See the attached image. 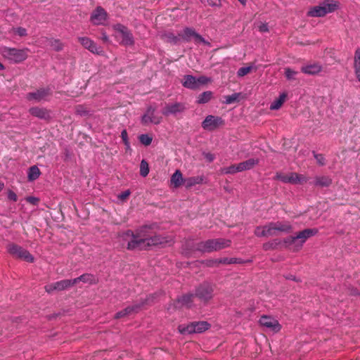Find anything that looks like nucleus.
I'll return each mask as SVG.
<instances>
[{
  "label": "nucleus",
  "instance_id": "obj_29",
  "mask_svg": "<svg viewBox=\"0 0 360 360\" xmlns=\"http://www.w3.org/2000/svg\"><path fill=\"white\" fill-rule=\"evenodd\" d=\"M72 281H75V284H77L79 281H82L85 283L93 284L97 282V278L92 274H84L76 278L72 279Z\"/></svg>",
  "mask_w": 360,
  "mask_h": 360
},
{
  "label": "nucleus",
  "instance_id": "obj_45",
  "mask_svg": "<svg viewBox=\"0 0 360 360\" xmlns=\"http://www.w3.org/2000/svg\"><path fill=\"white\" fill-rule=\"evenodd\" d=\"M130 193H131L129 190H126L118 195V198L120 199L121 200H124L129 196Z\"/></svg>",
  "mask_w": 360,
  "mask_h": 360
},
{
  "label": "nucleus",
  "instance_id": "obj_27",
  "mask_svg": "<svg viewBox=\"0 0 360 360\" xmlns=\"http://www.w3.org/2000/svg\"><path fill=\"white\" fill-rule=\"evenodd\" d=\"M288 94L286 92L281 93L278 98H276L270 105V109L272 110H278L284 103L287 98Z\"/></svg>",
  "mask_w": 360,
  "mask_h": 360
},
{
  "label": "nucleus",
  "instance_id": "obj_40",
  "mask_svg": "<svg viewBox=\"0 0 360 360\" xmlns=\"http://www.w3.org/2000/svg\"><path fill=\"white\" fill-rule=\"evenodd\" d=\"M165 37L167 39V41H169L171 43L176 44L179 41V36H175L172 33H166L165 34Z\"/></svg>",
  "mask_w": 360,
  "mask_h": 360
},
{
  "label": "nucleus",
  "instance_id": "obj_33",
  "mask_svg": "<svg viewBox=\"0 0 360 360\" xmlns=\"http://www.w3.org/2000/svg\"><path fill=\"white\" fill-rule=\"evenodd\" d=\"M212 97V92L210 91H204L200 94L197 98V103L198 104H204L209 102Z\"/></svg>",
  "mask_w": 360,
  "mask_h": 360
},
{
  "label": "nucleus",
  "instance_id": "obj_8",
  "mask_svg": "<svg viewBox=\"0 0 360 360\" xmlns=\"http://www.w3.org/2000/svg\"><path fill=\"white\" fill-rule=\"evenodd\" d=\"M210 78L205 76L195 77L193 75H187L184 77L182 85L185 88L194 90L198 89L200 86L204 85L210 82Z\"/></svg>",
  "mask_w": 360,
  "mask_h": 360
},
{
  "label": "nucleus",
  "instance_id": "obj_24",
  "mask_svg": "<svg viewBox=\"0 0 360 360\" xmlns=\"http://www.w3.org/2000/svg\"><path fill=\"white\" fill-rule=\"evenodd\" d=\"M322 70V67L319 63H313L302 66L301 71L307 75H316L319 73Z\"/></svg>",
  "mask_w": 360,
  "mask_h": 360
},
{
  "label": "nucleus",
  "instance_id": "obj_18",
  "mask_svg": "<svg viewBox=\"0 0 360 360\" xmlns=\"http://www.w3.org/2000/svg\"><path fill=\"white\" fill-rule=\"evenodd\" d=\"M107 13L101 6H98L91 15V22L95 25H104L107 20Z\"/></svg>",
  "mask_w": 360,
  "mask_h": 360
},
{
  "label": "nucleus",
  "instance_id": "obj_56",
  "mask_svg": "<svg viewBox=\"0 0 360 360\" xmlns=\"http://www.w3.org/2000/svg\"><path fill=\"white\" fill-rule=\"evenodd\" d=\"M256 164V162L253 159H249V166H252Z\"/></svg>",
  "mask_w": 360,
  "mask_h": 360
},
{
  "label": "nucleus",
  "instance_id": "obj_20",
  "mask_svg": "<svg viewBox=\"0 0 360 360\" xmlns=\"http://www.w3.org/2000/svg\"><path fill=\"white\" fill-rule=\"evenodd\" d=\"M185 110V106L181 103L166 104L162 110V115L169 116L181 112Z\"/></svg>",
  "mask_w": 360,
  "mask_h": 360
},
{
  "label": "nucleus",
  "instance_id": "obj_2",
  "mask_svg": "<svg viewBox=\"0 0 360 360\" xmlns=\"http://www.w3.org/2000/svg\"><path fill=\"white\" fill-rule=\"evenodd\" d=\"M231 241L229 239L216 238L210 239L195 243L193 240H188L182 247V253L186 256H190L195 252H212L228 248Z\"/></svg>",
  "mask_w": 360,
  "mask_h": 360
},
{
  "label": "nucleus",
  "instance_id": "obj_63",
  "mask_svg": "<svg viewBox=\"0 0 360 360\" xmlns=\"http://www.w3.org/2000/svg\"><path fill=\"white\" fill-rule=\"evenodd\" d=\"M252 67L250 65H249V68H248L249 72L252 70Z\"/></svg>",
  "mask_w": 360,
  "mask_h": 360
},
{
  "label": "nucleus",
  "instance_id": "obj_16",
  "mask_svg": "<svg viewBox=\"0 0 360 360\" xmlns=\"http://www.w3.org/2000/svg\"><path fill=\"white\" fill-rule=\"evenodd\" d=\"M74 285H75V281H72V279L62 280L46 285L45 290L48 293H51L55 290L60 291L68 289Z\"/></svg>",
  "mask_w": 360,
  "mask_h": 360
},
{
  "label": "nucleus",
  "instance_id": "obj_51",
  "mask_svg": "<svg viewBox=\"0 0 360 360\" xmlns=\"http://www.w3.org/2000/svg\"><path fill=\"white\" fill-rule=\"evenodd\" d=\"M248 74V67H243L240 68L238 71V75L239 76H245Z\"/></svg>",
  "mask_w": 360,
  "mask_h": 360
},
{
  "label": "nucleus",
  "instance_id": "obj_34",
  "mask_svg": "<svg viewBox=\"0 0 360 360\" xmlns=\"http://www.w3.org/2000/svg\"><path fill=\"white\" fill-rule=\"evenodd\" d=\"M284 74L286 79L289 81L295 80L299 72L292 68H284Z\"/></svg>",
  "mask_w": 360,
  "mask_h": 360
},
{
  "label": "nucleus",
  "instance_id": "obj_11",
  "mask_svg": "<svg viewBox=\"0 0 360 360\" xmlns=\"http://www.w3.org/2000/svg\"><path fill=\"white\" fill-rule=\"evenodd\" d=\"M8 252L13 256L22 259L28 262H32L34 257L25 249L15 244H9L7 247Z\"/></svg>",
  "mask_w": 360,
  "mask_h": 360
},
{
  "label": "nucleus",
  "instance_id": "obj_15",
  "mask_svg": "<svg viewBox=\"0 0 360 360\" xmlns=\"http://www.w3.org/2000/svg\"><path fill=\"white\" fill-rule=\"evenodd\" d=\"M224 124V121L221 117L210 115L202 122V127L206 131H212Z\"/></svg>",
  "mask_w": 360,
  "mask_h": 360
},
{
  "label": "nucleus",
  "instance_id": "obj_50",
  "mask_svg": "<svg viewBox=\"0 0 360 360\" xmlns=\"http://www.w3.org/2000/svg\"><path fill=\"white\" fill-rule=\"evenodd\" d=\"M259 32H266L269 31L268 25L266 23H262L258 27Z\"/></svg>",
  "mask_w": 360,
  "mask_h": 360
},
{
  "label": "nucleus",
  "instance_id": "obj_57",
  "mask_svg": "<svg viewBox=\"0 0 360 360\" xmlns=\"http://www.w3.org/2000/svg\"><path fill=\"white\" fill-rule=\"evenodd\" d=\"M4 184L1 181H0V192L4 189Z\"/></svg>",
  "mask_w": 360,
  "mask_h": 360
},
{
  "label": "nucleus",
  "instance_id": "obj_23",
  "mask_svg": "<svg viewBox=\"0 0 360 360\" xmlns=\"http://www.w3.org/2000/svg\"><path fill=\"white\" fill-rule=\"evenodd\" d=\"M353 68L355 77L357 81L360 82V48L355 50Z\"/></svg>",
  "mask_w": 360,
  "mask_h": 360
},
{
  "label": "nucleus",
  "instance_id": "obj_35",
  "mask_svg": "<svg viewBox=\"0 0 360 360\" xmlns=\"http://www.w3.org/2000/svg\"><path fill=\"white\" fill-rule=\"evenodd\" d=\"M240 97H241V94L234 93L231 95L224 96L225 100L224 101V103L225 104H231L235 102L239 101Z\"/></svg>",
  "mask_w": 360,
  "mask_h": 360
},
{
  "label": "nucleus",
  "instance_id": "obj_38",
  "mask_svg": "<svg viewBox=\"0 0 360 360\" xmlns=\"http://www.w3.org/2000/svg\"><path fill=\"white\" fill-rule=\"evenodd\" d=\"M50 46L53 50L59 51L63 48V44L59 39H53L50 42Z\"/></svg>",
  "mask_w": 360,
  "mask_h": 360
},
{
  "label": "nucleus",
  "instance_id": "obj_10",
  "mask_svg": "<svg viewBox=\"0 0 360 360\" xmlns=\"http://www.w3.org/2000/svg\"><path fill=\"white\" fill-rule=\"evenodd\" d=\"M114 30L116 31V37L121 40V44L125 46L132 45L134 44V37L128 28L121 24L114 25Z\"/></svg>",
  "mask_w": 360,
  "mask_h": 360
},
{
  "label": "nucleus",
  "instance_id": "obj_12",
  "mask_svg": "<svg viewBox=\"0 0 360 360\" xmlns=\"http://www.w3.org/2000/svg\"><path fill=\"white\" fill-rule=\"evenodd\" d=\"M185 41H190L193 38L195 43H202L206 45H210V42L206 41L201 35L197 33L194 29L191 27H186L183 30L182 33L179 34Z\"/></svg>",
  "mask_w": 360,
  "mask_h": 360
},
{
  "label": "nucleus",
  "instance_id": "obj_49",
  "mask_svg": "<svg viewBox=\"0 0 360 360\" xmlns=\"http://www.w3.org/2000/svg\"><path fill=\"white\" fill-rule=\"evenodd\" d=\"M121 138H122V139L123 141V143L129 141L128 134H127V131L126 129H124V130L122 131V132H121Z\"/></svg>",
  "mask_w": 360,
  "mask_h": 360
},
{
  "label": "nucleus",
  "instance_id": "obj_28",
  "mask_svg": "<svg viewBox=\"0 0 360 360\" xmlns=\"http://www.w3.org/2000/svg\"><path fill=\"white\" fill-rule=\"evenodd\" d=\"M332 184V179L328 176H316L314 184L319 187H328Z\"/></svg>",
  "mask_w": 360,
  "mask_h": 360
},
{
  "label": "nucleus",
  "instance_id": "obj_22",
  "mask_svg": "<svg viewBox=\"0 0 360 360\" xmlns=\"http://www.w3.org/2000/svg\"><path fill=\"white\" fill-rule=\"evenodd\" d=\"M248 168V161H244L238 165H233L229 167L221 168L220 173L221 174H232L239 172L245 170Z\"/></svg>",
  "mask_w": 360,
  "mask_h": 360
},
{
  "label": "nucleus",
  "instance_id": "obj_52",
  "mask_svg": "<svg viewBox=\"0 0 360 360\" xmlns=\"http://www.w3.org/2000/svg\"><path fill=\"white\" fill-rule=\"evenodd\" d=\"M229 264H237V263L241 262L240 259L235 258V257H231V258L229 257Z\"/></svg>",
  "mask_w": 360,
  "mask_h": 360
},
{
  "label": "nucleus",
  "instance_id": "obj_37",
  "mask_svg": "<svg viewBox=\"0 0 360 360\" xmlns=\"http://www.w3.org/2000/svg\"><path fill=\"white\" fill-rule=\"evenodd\" d=\"M139 140L143 145L148 146L151 144L153 138L147 134H143L139 136Z\"/></svg>",
  "mask_w": 360,
  "mask_h": 360
},
{
  "label": "nucleus",
  "instance_id": "obj_3",
  "mask_svg": "<svg viewBox=\"0 0 360 360\" xmlns=\"http://www.w3.org/2000/svg\"><path fill=\"white\" fill-rule=\"evenodd\" d=\"M319 230L316 228L306 229L297 233L295 236L285 238L283 242L286 248L293 252H297L303 247L308 238L316 236Z\"/></svg>",
  "mask_w": 360,
  "mask_h": 360
},
{
  "label": "nucleus",
  "instance_id": "obj_53",
  "mask_svg": "<svg viewBox=\"0 0 360 360\" xmlns=\"http://www.w3.org/2000/svg\"><path fill=\"white\" fill-rule=\"evenodd\" d=\"M205 158L209 160V161L212 162L214 160V155L211 153H207L205 155Z\"/></svg>",
  "mask_w": 360,
  "mask_h": 360
},
{
  "label": "nucleus",
  "instance_id": "obj_60",
  "mask_svg": "<svg viewBox=\"0 0 360 360\" xmlns=\"http://www.w3.org/2000/svg\"><path fill=\"white\" fill-rule=\"evenodd\" d=\"M243 6L245 5L246 0H238Z\"/></svg>",
  "mask_w": 360,
  "mask_h": 360
},
{
  "label": "nucleus",
  "instance_id": "obj_26",
  "mask_svg": "<svg viewBox=\"0 0 360 360\" xmlns=\"http://www.w3.org/2000/svg\"><path fill=\"white\" fill-rule=\"evenodd\" d=\"M195 297H196L195 294L188 293L179 297L177 302L182 306L190 307H191L193 300Z\"/></svg>",
  "mask_w": 360,
  "mask_h": 360
},
{
  "label": "nucleus",
  "instance_id": "obj_59",
  "mask_svg": "<svg viewBox=\"0 0 360 360\" xmlns=\"http://www.w3.org/2000/svg\"><path fill=\"white\" fill-rule=\"evenodd\" d=\"M4 69H5L4 65L1 63H0V70H4Z\"/></svg>",
  "mask_w": 360,
  "mask_h": 360
},
{
  "label": "nucleus",
  "instance_id": "obj_6",
  "mask_svg": "<svg viewBox=\"0 0 360 360\" xmlns=\"http://www.w3.org/2000/svg\"><path fill=\"white\" fill-rule=\"evenodd\" d=\"M28 49H15L3 46L0 48V53L4 58L12 63H20L28 57Z\"/></svg>",
  "mask_w": 360,
  "mask_h": 360
},
{
  "label": "nucleus",
  "instance_id": "obj_62",
  "mask_svg": "<svg viewBox=\"0 0 360 360\" xmlns=\"http://www.w3.org/2000/svg\"><path fill=\"white\" fill-rule=\"evenodd\" d=\"M289 279H291V280H295V276H290L288 278Z\"/></svg>",
  "mask_w": 360,
  "mask_h": 360
},
{
  "label": "nucleus",
  "instance_id": "obj_46",
  "mask_svg": "<svg viewBox=\"0 0 360 360\" xmlns=\"http://www.w3.org/2000/svg\"><path fill=\"white\" fill-rule=\"evenodd\" d=\"M8 198L13 202H16L18 200L17 195L13 191H8Z\"/></svg>",
  "mask_w": 360,
  "mask_h": 360
},
{
  "label": "nucleus",
  "instance_id": "obj_54",
  "mask_svg": "<svg viewBox=\"0 0 360 360\" xmlns=\"http://www.w3.org/2000/svg\"><path fill=\"white\" fill-rule=\"evenodd\" d=\"M125 147H126V150H131V146H130V143L129 141L128 142H125L124 143Z\"/></svg>",
  "mask_w": 360,
  "mask_h": 360
},
{
  "label": "nucleus",
  "instance_id": "obj_1",
  "mask_svg": "<svg viewBox=\"0 0 360 360\" xmlns=\"http://www.w3.org/2000/svg\"><path fill=\"white\" fill-rule=\"evenodd\" d=\"M150 227L145 226L138 229L134 233L131 230L124 232L121 237L124 240H127V249L129 250H141L146 247L155 246L158 245H166L173 243V238L170 236H154L148 238L146 230Z\"/></svg>",
  "mask_w": 360,
  "mask_h": 360
},
{
  "label": "nucleus",
  "instance_id": "obj_14",
  "mask_svg": "<svg viewBox=\"0 0 360 360\" xmlns=\"http://www.w3.org/2000/svg\"><path fill=\"white\" fill-rule=\"evenodd\" d=\"M259 323L267 330L273 333H278L281 329V326L278 321L270 316H262L259 319Z\"/></svg>",
  "mask_w": 360,
  "mask_h": 360
},
{
  "label": "nucleus",
  "instance_id": "obj_5",
  "mask_svg": "<svg viewBox=\"0 0 360 360\" xmlns=\"http://www.w3.org/2000/svg\"><path fill=\"white\" fill-rule=\"evenodd\" d=\"M340 8V2L336 0H323L319 5L309 8L307 13L308 17L321 18Z\"/></svg>",
  "mask_w": 360,
  "mask_h": 360
},
{
  "label": "nucleus",
  "instance_id": "obj_41",
  "mask_svg": "<svg viewBox=\"0 0 360 360\" xmlns=\"http://www.w3.org/2000/svg\"><path fill=\"white\" fill-rule=\"evenodd\" d=\"M288 174L285 175L282 173H277L274 177L275 179L279 180L283 183H288Z\"/></svg>",
  "mask_w": 360,
  "mask_h": 360
},
{
  "label": "nucleus",
  "instance_id": "obj_30",
  "mask_svg": "<svg viewBox=\"0 0 360 360\" xmlns=\"http://www.w3.org/2000/svg\"><path fill=\"white\" fill-rule=\"evenodd\" d=\"M307 181V179L304 175L298 174L295 172H292L288 174V183L295 184H302V183L306 182Z\"/></svg>",
  "mask_w": 360,
  "mask_h": 360
},
{
  "label": "nucleus",
  "instance_id": "obj_32",
  "mask_svg": "<svg viewBox=\"0 0 360 360\" xmlns=\"http://www.w3.org/2000/svg\"><path fill=\"white\" fill-rule=\"evenodd\" d=\"M203 181L202 176H192L184 179V184L186 188H191L195 185L200 184Z\"/></svg>",
  "mask_w": 360,
  "mask_h": 360
},
{
  "label": "nucleus",
  "instance_id": "obj_9",
  "mask_svg": "<svg viewBox=\"0 0 360 360\" xmlns=\"http://www.w3.org/2000/svg\"><path fill=\"white\" fill-rule=\"evenodd\" d=\"M162 117L157 112L156 106L150 105L147 108L146 112L141 117V122L145 125L149 124H159Z\"/></svg>",
  "mask_w": 360,
  "mask_h": 360
},
{
  "label": "nucleus",
  "instance_id": "obj_19",
  "mask_svg": "<svg viewBox=\"0 0 360 360\" xmlns=\"http://www.w3.org/2000/svg\"><path fill=\"white\" fill-rule=\"evenodd\" d=\"M29 112L32 116L46 121L52 118L51 111L45 108L32 107L29 109Z\"/></svg>",
  "mask_w": 360,
  "mask_h": 360
},
{
  "label": "nucleus",
  "instance_id": "obj_43",
  "mask_svg": "<svg viewBox=\"0 0 360 360\" xmlns=\"http://www.w3.org/2000/svg\"><path fill=\"white\" fill-rule=\"evenodd\" d=\"M314 158L316 160L317 162L321 165H325V158L323 157V155L321 154H316L315 153H314Z\"/></svg>",
  "mask_w": 360,
  "mask_h": 360
},
{
  "label": "nucleus",
  "instance_id": "obj_48",
  "mask_svg": "<svg viewBox=\"0 0 360 360\" xmlns=\"http://www.w3.org/2000/svg\"><path fill=\"white\" fill-rule=\"evenodd\" d=\"M216 264H229V257H224L221 259H217L214 262Z\"/></svg>",
  "mask_w": 360,
  "mask_h": 360
},
{
  "label": "nucleus",
  "instance_id": "obj_36",
  "mask_svg": "<svg viewBox=\"0 0 360 360\" xmlns=\"http://www.w3.org/2000/svg\"><path fill=\"white\" fill-rule=\"evenodd\" d=\"M149 173V166L146 160H142L140 164V174L146 177Z\"/></svg>",
  "mask_w": 360,
  "mask_h": 360
},
{
  "label": "nucleus",
  "instance_id": "obj_7",
  "mask_svg": "<svg viewBox=\"0 0 360 360\" xmlns=\"http://www.w3.org/2000/svg\"><path fill=\"white\" fill-rule=\"evenodd\" d=\"M210 327V324L207 321H194L188 324H181L178 327L179 332L181 334L186 335L191 333H200Z\"/></svg>",
  "mask_w": 360,
  "mask_h": 360
},
{
  "label": "nucleus",
  "instance_id": "obj_4",
  "mask_svg": "<svg viewBox=\"0 0 360 360\" xmlns=\"http://www.w3.org/2000/svg\"><path fill=\"white\" fill-rule=\"evenodd\" d=\"M292 230V226L289 221H276L269 223L264 226L257 227L255 233L259 237H268L275 236L278 232L290 233Z\"/></svg>",
  "mask_w": 360,
  "mask_h": 360
},
{
  "label": "nucleus",
  "instance_id": "obj_47",
  "mask_svg": "<svg viewBox=\"0 0 360 360\" xmlns=\"http://www.w3.org/2000/svg\"><path fill=\"white\" fill-rule=\"evenodd\" d=\"M26 201L35 205L39 202V199L33 196H30L26 198Z\"/></svg>",
  "mask_w": 360,
  "mask_h": 360
},
{
  "label": "nucleus",
  "instance_id": "obj_17",
  "mask_svg": "<svg viewBox=\"0 0 360 360\" xmlns=\"http://www.w3.org/2000/svg\"><path fill=\"white\" fill-rule=\"evenodd\" d=\"M51 94L49 89H39L33 92H30L26 95V98L30 101L41 102L46 101V98Z\"/></svg>",
  "mask_w": 360,
  "mask_h": 360
},
{
  "label": "nucleus",
  "instance_id": "obj_21",
  "mask_svg": "<svg viewBox=\"0 0 360 360\" xmlns=\"http://www.w3.org/2000/svg\"><path fill=\"white\" fill-rule=\"evenodd\" d=\"M78 40L85 49H88L91 53L99 54L102 52L101 47H98L91 39L84 37H79Z\"/></svg>",
  "mask_w": 360,
  "mask_h": 360
},
{
  "label": "nucleus",
  "instance_id": "obj_58",
  "mask_svg": "<svg viewBox=\"0 0 360 360\" xmlns=\"http://www.w3.org/2000/svg\"><path fill=\"white\" fill-rule=\"evenodd\" d=\"M271 246V244H265L264 248L265 250H268Z\"/></svg>",
  "mask_w": 360,
  "mask_h": 360
},
{
  "label": "nucleus",
  "instance_id": "obj_61",
  "mask_svg": "<svg viewBox=\"0 0 360 360\" xmlns=\"http://www.w3.org/2000/svg\"><path fill=\"white\" fill-rule=\"evenodd\" d=\"M103 40L107 41L108 39V37L106 35H103Z\"/></svg>",
  "mask_w": 360,
  "mask_h": 360
},
{
  "label": "nucleus",
  "instance_id": "obj_42",
  "mask_svg": "<svg viewBox=\"0 0 360 360\" xmlns=\"http://www.w3.org/2000/svg\"><path fill=\"white\" fill-rule=\"evenodd\" d=\"M76 113L79 115L84 116L87 115L88 111L82 105H78L76 107Z\"/></svg>",
  "mask_w": 360,
  "mask_h": 360
},
{
  "label": "nucleus",
  "instance_id": "obj_55",
  "mask_svg": "<svg viewBox=\"0 0 360 360\" xmlns=\"http://www.w3.org/2000/svg\"><path fill=\"white\" fill-rule=\"evenodd\" d=\"M208 3L212 6H215L219 4L217 2H214L212 0H208Z\"/></svg>",
  "mask_w": 360,
  "mask_h": 360
},
{
  "label": "nucleus",
  "instance_id": "obj_31",
  "mask_svg": "<svg viewBox=\"0 0 360 360\" xmlns=\"http://www.w3.org/2000/svg\"><path fill=\"white\" fill-rule=\"evenodd\" d=\"M41 174V172L37 166L34 165L30 167L27 172V179L29 181H33L37 179Z\"/></svg>",
  "mask_w": 360,
  "mask_h": 360
},
{
  "label": "nucleus",
  "instance_id": "obj_25",
  "mask_svg": "<svg viewBox=\"0 0 360 360\" xmlns=\"http://www.w3.org/2000/svg\"><path fill=\"white\" fill-rule=\"evenodd\" d=\"M183 183H184V179L183 178L182 174L180 170L176 169L171 176L170 184L173 188H177Z\"/></svg>",
  "mask_w": 360,
  "mask_h": 360
},
{
  "label": "nucleus",
  "instance_id": "obj_13",
  "mask_svg": "<svg viewBox=\"0 0 360 360\" xmlns=\"http://www.w3.org/2000/svg\"><path fill=\"white\" fill-rule=\"evenodd\" d=\"M213 287L208 283H204L200 285L195 290V297L199 300L207 302L212 298Z\"/></svg>",
  "mask_w": 360,
  "mask_h": 360
},
{
  "label": "nucleus",
  "instance_id": "obj_39",
  "mask_svg": "<svg viewBox=\"0 0 360 360\" xmlns=\"http://www.w3.org/2000/svg\"><path fill=\"white\" fill-rule=\"evenodd\" d=\"M135 308L136 307H128L125 308L124 309L117 312L115 314V318L119 319V318L123 317V316L130 314L131 311H134Z\"/></svg>",
  "mask_w": 360,
  "mask_h": 360
},
{
  "label": "nucleus",
  "instance_id": "obj_44",
  "mask_svg": "<svg viewBox=\"0 0 360 360\" xmlns=\"http://www.w3.org/2000/svg\"><path fill=\"white\" fill-rule=\"evenodd\" d=\"M13 32L15 34L23 37L27 34V30L23 27H17L13 29Z\"/></svg>",
  "mask_w": 360,
  "mask_h": 360
}]
</instances>
